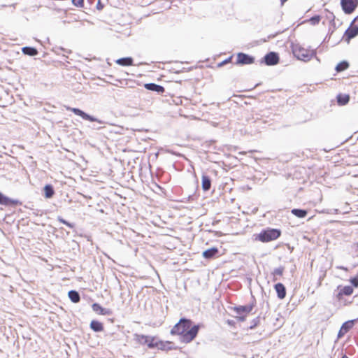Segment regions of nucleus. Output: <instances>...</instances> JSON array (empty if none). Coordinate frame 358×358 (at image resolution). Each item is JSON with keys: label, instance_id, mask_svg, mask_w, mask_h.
Masks as SVG:
<instances>
[{"label": "nucleus", "instance_id": "1", "mask_svg": "<svg viewBox=\"0 0 358 358\" xmlns=\"http://www.w3.org/2000/svg\"><path fill=\"white\" fill-rule=\"evenodd\" d=\"M192 321L187 318H181L171 330V334L180 335L182 341L186 343H190L196 336L199 330V325H194L191 327Z\"/></svg>", "mask_w": 358, "mask_h": 358}, {"label": "nucleus", "instance_id": "2", "mask_svg": "<svg viewBox=\"0 0 358 358\" xmlns=\"http://www.w3.org/2000/svg\"><path fill=\"white\" fill-rule=\"evenodd\" d=\"M281 235V231L278 229L268 228L261 231L256 239L261 242L266 243L276 240Z\"/></svg>", "mask_w": 358, "mask_h": 358}, {"label": "nucleus", "instance_id": "3", "mask_svg": "<svg viewBox=\"0 0 358 358\" xmlns=\"http://www.w3.org/2000/svg\"><path fill=\"white\" fill-rule=\"evenodd\" d=\"M293 54L298 59L308 62L313 57H316V50H310L302 47H295L293 49Z\"/></svg>", "mask_w": 358, "mask_h": 358}, {"label": "nucleus", "instance_id": "4", "mask_svg": "<svg viewBox=\"0 0 358 358\" xmlns=\"http://www.w3.org/2000/svg\"><path fill=\"white\" fill-rule=\"evenodd\" d=\"M135 340L141 345H147L150 349L155 348L156 338L150 336L135 334Z\"/></svg>", "mask_w": 358, "mask_h": 358}, {"label": "nucleus", "instance_id": "5", "mask_svg": "<svg viewBox=\"0 0 358 358\" xmlns=\"http://www.w3.org/2000/svg\"><path fill=\"white\" fill-rule=\"evenodd\" d=\"M66 109H67V110L73 112L75 115L81 117L83 120H88L90 122H97L100 124L104 123L103 121L94 117V116H92V115L86 113L85 112H84L83 110H82L79 108L67 107Z\"/></svg>", "mask_w": 358, "mask_h": 358}, {"label": "nucleus", "instance_id": "6", "mask_svg": "<svg viewBox=\"0 0 358 358\" xmlns=\"http://www.w3.org/2000/svg\"><path fill=\"white\" fill-rule=\"evenodd\" d=\"M341 5L345 14H351L358 6V0H341Z\"/></svg>", "mask_w": 358, "mask_h": 358}, {"label": "nucleus", "instance_id": "7", "mask_svg": "<svg viewBox=\"0 0 358 358\" xmlns=\"http://www.w3.org/2000/svg\"><path fill=\"white\" fill-rule=\"evenodd\" d=\"M255 58L248 54L239 52L237 54L236 64L245 65L254 63Z\"/></svg>", "mask_w": 358, "mask_h": 358}, {"label": "nucleus", "instance_id": "8", "mask_svg": "<svg viewBox=\"0 0 358 358\" xmlns=\"http://www.w3.org/2000/svg\"><path fill=\"white\" fill-rule=\"evenodd\" d=\"M278 54L275 52H270L264 57V62L268 66H273L279 62Z\"/></svg>", "mask_w": 358, "mask_h": 358}, {"label": "nucleus", "instance_id": "9", "mask_svg": "<svg viewBox=\"0 0 358 358\" xmlns=\"http://www.w3.org/2000/svg\"><path fill=\"white\" fill-rule=\"evenodd\" d=\"M356 321H357V319L349 320L344 322L338 333V338H341V337H343L345 333H347L350 329H352Z\"/></svg>", "mask_w": 358, "mask_h": 358}, {"label": "nucleus", "instance_id": "10", "mask_svg": "<svg viewBox=\"0 0 358 358\" xmlns=\"http://www.w3.org/2000/svg\"><path fill=\"white\" fill-rule=\"evenodd\" d=\"M254 305L250 304L246 306H239L234 308V311L238 315H248L253 309Z\"/></svg>", "mask_w": 358, "mask_h": 358}, {"label": "nucleus", "instance_id": "11", "mask_svg": "<svg viewBox=\"0 0 358 358\" xmlns=\"http://www.w3.org/2000/svg\"><path fill=\"white\" fill-rule=\"evenodd\" d=\"M19 203H20L18 200H14V199H10L8 196L3 194L0 192V204L8 206H16Z\"/></svg>", "mask_w": 358, "mask_h": 358}, {"label": "nucleus", "instance_id": "12", "mask_svg": "<svg viewBox=\"0 0 358 358\" xmlns=\"http://www.w3.org/2000/svg\"><path fill=\"white\" fill-rule=\"evenodd\" d=\"M92 310L102 315H110L112 310L109 308H104L101 307L99 303H94L92 306Z\"/></svg>", "mask_w": 358, "mask_h": 358}, {"label": "nucleus", "instance_id": "13", "mask_svg": "<svg viewBox=\"0 0 358 358\" xmlns=\"http://www.w3.org/2000/svg\"><path fill=\"white\" fill-rule=\"evenodd\" d=\"M358 35V27L348 28L345 32V40L349 43L350 41Z\"/></svg>", "mask_w": 358, "mask_h": 358}, {"label": "nucleus", "instance_id": "14", "mask_svg": "<svg viewBox=\"0 0 358 358\" xmlns=\"http://www.w3.org/2000/svg\"><path fill=\"white\" fill-rule=\"evenodd\" d=\"M144 87L146 90L152 92H156L158 94H162L165 91L164 87L163 86L152 83H146L144 85Z\"/></svg>", "mask_w": 358, "mask_h": 358}, {"label": "nucleus", "instance_id": "15", "mask_svg": "<svg viewBox=\"0 0 358 358\" xmlns=\"http://www.w3.org/2000/svg\"><path fill=\"white\" fill-rule=\"evenodd\" d=\"M274 288L280 299H283L286 296V288L282 283L278 282L275 284Z\"/></svg>", "mask_w": 358, "mask_h": 358}, {"label": "nucleus", "instance_id": "16", "mask_svg": "<svg viewBox=\"0 0 358 358\" xmlns=\"http://www.w3.org/2000/svg\"><path fill=\"white\" fill-rule=\"evenodd\" d=\"M219 250L217 248H211L203 252V257L206 259H211L217 256Z\"/></svg>", "mask_w": 358, "mask_h": 358}, {"label": "nucleus", "instance_id": "17", "mask_svg": "<svg viewBox=\"0 0 358 358\" xmlns=\"http://www.w3.org/2000/svg\"><path fill=\"white\" fill-rule=\"evenodd\" d=\"M201 186L203 191H208L211 187V180L209 176L203 175L201 178Z\"/></svg>", "mask_w": 358, "mask_h": 358}, {"label": "nucleus", "instance_id": "18", "mask_svg": "<svg viewBox=\"0 0 358 358\" xmlns=\"http://www.w3.org/2000/svg\"><path fill=\"white\" fill-rule=\"evenodd\" d=\"M115 62L120 66H128L133 65V59L130 57H122L117 59Z\"/></svg>", "mask_w": 358, "mask_h": 358}, {"label": "nucleus", "instance_id": "19", "mask_svg": "<svg viewBox=\"0 0 358 358\" xmlns=\"http://www.w3.org/2000/svg\"><path fill=\"white\" fill-rule=\"evenodd\" d=\"M23 54L29 56H36L38 52L36 48L29 46H25L22 48Z\"/></svg>", "mask_w": 358, "mask_h": 358}, {"label": "nucleus", "instance_id": "20", "mask_svg": "<svg viewBox=\"0 0 358 358\" xmlns=\"http://www.w3.org/2000/svg\"><path fill=\"white\" fill-rule=\"evenodd\" d=\"M90 328L95 332H101L103 330V324L97 320L91 322Z\"/></svg>", "mask_w": 358, "mask_h": 358}, {"label": "nucleus", "instance_id": "21", "mask_svg": "<svg viewBox=\"0 0 358 358\" xmlns=\"http://www.w3.org/2000/svg\"><path fill=\"white\" fill-rule=\"evenodd\" d=\"M45 197L47 199H50L55 194V190L53 187L51 185H46L43 188Z\"/></svg>", "mask_w": 358, "mask_h": 358}, {"label": "nucleus", "instance_id": "22", "mask_svg": "<svg viewBox=\"0 0 358 358\" xmlns=\"http://www.w3.org/2000/svg\"><path fill=\"white\" fill-rule=\"evenodd\" d=\"M68 296L73 303H78L80 300V294L76 290H70Z\"/></svg>", "mask_w": 358, "mask_h": 358}, {"label": "nucleus", "instance_id": "23", "mask_svg": "<svg viewBox=\"0 0 358 358\" xmlns=\"http://www.w3.org/2000/svg\"><path fill=\"white\" fill-rule=\"evenodd\" d=\"M291 213L292 214L299 218H303L308 214V211L306 210L299 208H294L291 210Z\"/></svg>", "mask_w": 358, "mask_h": 358}, {"label": "nucleus", "instance_id": "24", "mask_svg": "<svg viewBox=\"0 0 358 358\" xmlns=\"http://www.w3.org/2000/svg\"><path fill=\"white\" fill-rule=\"evenodd\" d=\"M350 97L348 95L339 94L337 96V101L340 105H345L349 102Z\"/></svg>", "mask_w": 358, "mask_h": 358}, {"label": "nucleus", "instance_id": "25", "mask_svg": "<svg viewBox=\"0 0 358 358\" xmlns=\"http://www.w3.org/2000/svg\"><path fill=\"white\" fill-rule=\"evenodd\" d=\"M353 292V288L351 286H345L342 288L338 294V295H345L350 296Z\"/></svg>", "mask_w": 358, "mask_h": 358}, {"label": "nucleus", "instance_id": "26", "mask_svg": "<svg viewBox=\"0 0 358 358\" xmlns=\"http://www.w3.org/2000/svg\"><path fill=\"white\" fill-rule=\"evenodd\" d=\"M349 66L348 62L343 61L338 63L336 66V71L337 72H341L345 69H347Z\"/></svg>", "mask_w": 358, "mask_h": 358}, {"label": "nucleus", "instance_id": "27", "mask_svg": "<svg viewBox=\"0 0 358 358\" xmlns=\"http://www.w3.org/2000/svg\"><path fill=\"white\" fill-rule=\"evenodd\" d=\"M167 343H164L161 341H158L156 338V341L155 343V348H157L159 350H164L166 348Z\"/></svg>", "mask_w": 358, "mask_h": 358}, {"label": "nucleus", "instance_id": "28", "mask_svg": "<svg viewBox=\"0 0 358 358\" xmlns=\"http://www.w3.org/2000/svg\"><path fill=\"white\" fill-rule=\"evenodd\" d=\"M57 220H58L59 222H61V223H62V224H64L66 225V226H67V227H69V228H71V229H72V228H73V227H74V224L69 222L68 221L65 220L64 218H62V217H60V216H59V217H57Z\"/></svg>", "mask_w": 358, "mask_h": 358}, {"label": "nucleus", "instance_id": "29", "mask_svg": "<svg viewBox=\"0 0 358 358\" xmlns=\"http://www.w3.org/2000/svg\"><path fill=\"white\" fill-rule=\"evenodd\" d=\"M284 269L285 268H284L283 266H280L278 268H275L272 273H273V275L274 276H275V275H282V273H283Z\"/></svg>", "mask_w": 358, "mask_h": 358}, {"label": "nucleus", "instance_id": "30", "mask_svg": "<svg viewBox=\"0 0 358 358\" xmlns=\"http://www.w3.org/2000/svg\"><path fill=\"white\" fill-rule=\"evenodd\" d=\"M259 323V317H257L252 321L251 324L250 326V329H255L258 325Z\"/></svg>", "mask_w": 358, "mask_h": 358}, {"label": "nucleus", "instance_id": "31", "mask_svg": "<svg viewBox=\"0 0 358 358\" xmlns=\"http://www.w3.org/2000/svg\"><path fill=\"white\" fill-rule=\"evenodd\" d=\"M72 3L75 6L82 8L84 6V0H72Z\"/></svg>", "mask_w": 358, "mask_h": 358}, {"label": "nucleus", "instance_id": "32", "mask_svg": "<svg viewBox=\"0 0 358 358\" xmlns=\"http://www.w3.org/2000/svg\"><path fill=\"white\" fill-rule=\"evenodd\" d=\"M320 20V17L319 15H315L310 18V21L312 22V24H318Z\"/></svg>", "mask_w": 358, "mask_h": 358}, {"label": "nucleus", "instance_id": "33", "mask_svg": "<svg viewBox=\"0 0 358 358\" xmlns=\"http://www.w3.org/2000/svg\"><path fill=\"white\" fill-rule=\"evenodd\" d=\"M350 282L352 283V285L354 287H358V277H355V278H351Z\"/></svg>", "mask_w": 358, "mask_h": 358}, {"label": "nucleus", "instance_id": "34", "mask_svg": "<svg viewBox=\"0 0 358 358\" xmlns=\"http://www.w3.org/2000/svg\"><path fill=\"white\" fill-rule=\"evenodd\" d=\"M246 315H238L237 316V317L238 318V320L240 321H244L245 320V317H246Z\"/></svg>", "mask_w": 358, "mask_h": 358}, {"label": "nucleus", "instance_id": "35", "mask_svg": "<svg viewBox=\"0 0 358 358\" xmlns=\"http://www.w3.org/2000/svg\"><path fill=\"white\" fill-rule=\"evenodd\" d=\"M60 50L64 51V52L66 53V54H69V53L71 52V51L70 50H66V49H64L63 48H61Z\"/></svg>", "mask_w": 358, "mask_h": 358}, {"label": "nucleus", "instance_id": "36", "mask_svg": "<svg viewBox=\"0 0 358 358\" xmlns=\"http://www.w3.org/2000/svg\"><path fill=\"white\" fill-rule=\"evenodd\" d=\"M337 268L341 269V270H344V271H348V268L344 267V266H337Z\"/></svg>", "mask_w": 358, "mask_h": 358}, {"label": "nucleus", "instance_id": "37", "mask_svg": "<svg viewBox=\"0 0 358 358\" xmlns=\"http://www.w3.org/2000/svg\"><path fill=\"white\" fill-rule=\"evenodd\" d=\"M230 59H231V58H229V59H227L224 60V61L221 64V65H222V64H225V63L228 62Z\"/></svg>", "mask_w": 358, "mask_h": 358}, {"label": "nucleus", "instance_id": "38", "mask_svg": "<svg viewBox=\"0 0 358 358\" xmlns=\"http://www.w3.org/2000/svg\"><path fill=\"white\" fill-rule=\"evenodd\" d=\"M358 21V15L353 20L352 22Z\"/></svg>", "mask_w": 358, "mask_h": 358}, {"label": "nucleus", "instance_id": "39", "mask_svg": "<svg viewBox=\"0 0 358 358\" xmlns=\"http://www.w3.org/2000/svg\"><path fill=\"white\" fill-rule=\"evenodd\" d=\"M341 358H348L346 355H343Z\"/></svg>", "mask_w": 358, "mask_h": 358}, {"label": "nucleus", "instance_id": "40", "mask_svg": "<svg viewBox=\"0 0 358 358\" xmlns=\"http://www.w3.org/2000/svg\"><path fill=\"white\" fill-rule=\"evenodd\" d=\"M355 245L357 246V248H358V242H357V243H356Z\"/></svg>", "mask_w": 358, "mask_h": 358}, {"label": "nucleus", "instance_id": "41", "mask_svg": "<svg viewBox=\"0 0 358 358\" xmlns=\"http://www.w3.org/2000/svg\"><path fill=\"white\" fill-rule=\"evenodd\" d=\"M99 7H101V5L98 4L97 8H99Z\"/></svg>", "mask_w": 358, "mask_h": 358}, {"label": "nucleus", "instance_id": "42", "mask_svg": "<svg viewBox=\"0 0 358 358\" xmlns=\"http://www.w3.org/2000/svg\"><path fill=\"white\" fill-rule=\"evenodd\" d=\"M99 7H101V5L98 4L97 8H99Z\"/></svg>", "mask_w": 358, "mask_h": 358}, {"label": "nucleus", "instance_id": "43", "mask_svg": "<svg viewBox=\"0 0 358 358\" xmlns=\"http://www.w3.org/2000/svg\"><path fill=\"white\" fill-rule=\"evenodd\" d=\"M357 321H358V317H357Z\"/></svg>", "mask_w": 358, "mask_h": 358}]
</instances>
